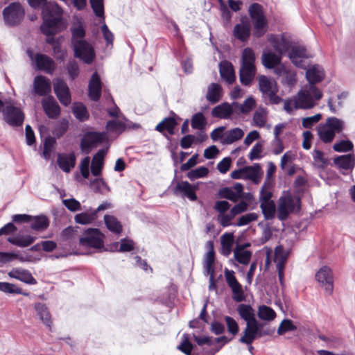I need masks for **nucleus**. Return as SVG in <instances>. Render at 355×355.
Returning <instances> with one entry per match:
<instances>
[{"mask_svg":"<svg viewBox=\"0 0 355 355\" xmlns=\"http://www.w3.org/2000/svg\"><path fill=\"white\" fill-rule=\"evenodd\" d=\"M71 33V44L74 57L85 64H92L96 58V52L92 44L85 39L86 31L84 26L80 24L73 26Z\"/></svg>","mask_w":355,"mask_h":355,"instance_id":"1","label":"nucleus"},{"mask_svg":"<svg viewBox=\"0 0 355 355\" xmlns=\"http://www.w3.org/2000/svg\"><path fill=\"white\" fill-rule=\"evenodd\" d=\"M29 5L34 8L42 10L43 23L40 26L41 31L44 35H53L57 32V25L60 22L62 10L57 3H46V0H28Z\"/></svg>","mask_w":355,"mask_h":355,"instance_id":"2","label":"nucleus"},{"mask_svg":"<svg viewBox=\"0 0 355 355\" xmlns=\"http://www.w3.org/2000/svg\"><path fill=\"white\" fill-rule=\"evenodd\" d=\"M345 128L344 121L331 116L324 123H320L316 130L320 139L324 144H329L333 141L336 135L341 133Z\"/></svg>","mask_w":355,"mask_h":355,"instance_id":"3","label":"nucleus"},{"mask_svg":"<svg viewBox=\"0 0 355 355\" xmlns=\"http://www.w3.org/2000/svg\"><path fill=\"white\" fill-rule=\"evenodd\" d=\"M248 13L253 25V35L261 37L268 30V19L264 14L263 6L258 3H253L248 8Z\"/></svg>","mask_w":355,"mask_h":355,"instance_id":"4","label":"nucleus"},{"mask_svg":"<svg viewBox=\"0 0 355 355\" xmlns=\"http://www.w3.org/2000/svg\"><path fill=\"white\" fill-rule=\"evenodd\" d=\"M322 92L315 85H305L295 96L297 102L298 107L308 110L316 105L315 101L322 98Z\"/></svg>","mask_w":355,"mask_h":355,"instance_id":"5","label":"nucleus"},{"mask_svg":"<svg viewBox=\"0 0 355 355\" xmlns=\"http://www.w3.org/2000/svg\"><path fill=\"white\" fill-rule=\"evenodd\" d=\"M255 55L250 48H245L242 53V64L240 69V80L243 85H248L256 74Z\"/></svg>","mask_w":355,"mask_h":355,"instance_id":"6","label":"nucleus"},{"mask_svg":"<svg viewBox=\"0 0 355 355\" xmlns=\"http://www.w3.org/2000/svg\"><path fill=\"white\" fill-rule=\"evenodd\" d=\"M300 209V199L288 192L282 195L278 202L277 217L280 220H285L288 216Z\"/></svg>","mask_w":355,"mask_h":355,"instance_id":"7","label":"nucleus"},{"mask_svg":"<svg viewBox=\"0 0 355 355\" xmlns=\"http://www.w3.org/2000/svg\"><path fill=\"white\" fill-rule=\"evenodd\" d=\"M104 235L96 228H88L79 238V245L85 248L101 249L104 246Z\"/></svg>","mask_w":355,"mask_h":355,"instance_id":"8","label":"nucleus"},{"mask_svg":"<svg viewBox=\"0 0 355 355\" xmlns=\"http://www.w3.org/2000/svg\"><path fill=\"white\" fill-rule=\"evenodd\" d=\"M25 15L24 9L19 3H11L3 10V17L5 24L9 26L19 24Z\"/></svg>","mask_w":355,"mask_h":355,"instance_id":"9","label":"nucleus"},{"mask_svg":"<svg viewBox=\"0 0 355 355\" xmlns=\"http://www.w3.org/2000/svg\"><path fill=\"white\" fill-rule=\"evenodd\" d=\"M262 325L257 322H248L243 331V335L240 338L239 342L246 345H251L257 338L265 335H270L273 331L269 329L262 330Z\"/></svg>","mask_w":355,"mask_h":355,"instance_id":"10","label":"nucleus"},{"mask_svg":"<svg viewBox=\"0 0 355 355\" xmlns=\"http://www.w3.org/2000/svg\"><path fill=\"white\" fill-rule=\"evenodd\" d=\"M259 86L260 91L264 96L268 98L270 103L278 104L280 103L282 99L276 94L277 89L274 80L270 79L266 76H260L259 77Z\"/></svg>","mask_w":355,"mask_h":355,"instance_id":"11","label":"nucleus"},{"mask_svg":"<svg viewBox=\"0 0 355 355\" xmlns=\"http://www.w3.org/2000/svg\"><path fill=\"white\" fill-rule=\"evenodd\" d=\"M107 139V133L105 132H87L84 134L81 141L80 148L84 153H89L92 148L102 144Z\"/></svg>","mask_w":355,"mask_h":355,"instance_id":"12","label":"nucleus"},{"mask_svg":"<svg viewBox=\"0 0 355 355\" xmlns=\"http://www.w3.org/2000/svg\"><path fill=\"white\" fill-rule=\"evenodd\" d=\"M224 275L225 281L232 293V299L236 302L245 300L242 285L238 282L234 271L225 268Z\"/></svg>","mask_w":355,"mask_h":355,"instance_id":"13","label":"nucleus"},{"mask_svg":"<svg viewBox=\"0 0 355 355\" xmlns=\"http://www.w3.org/2000/svg\"><path fill=\"white\" fill-rule=\"evenodd\" d=\"M28 53L39 70L44 71L49 74L53 73L55 71V63L48 55L41 53H36L33 55L30 51H28Z\"/></svg>","mask_w":355,"mask_h":355,"instance_id":"14","label":"nucleus"},{"mask_svg":"<svg viewBox=\"0 0 355 355\" xmlns=\"http://www.w3.org/2000/svg\"><path fill=\"white\" fill-rule=\"evenodd\" d=\"M288 259V254L284 250L282 245H278L275 249L274 261L276 263L278 277L282 286L284 283V268Z\"/></svg>","mask_w":355,"mask_h":355,"instance_id":"15","label":"nucleus"},{"mask_svg":"<svg viewBox=\"0 0 355 355\" xmlns=\"http://www.w3.org/2000/svg\"><path fill=\"white\" fill-rule=\"evenodd\" d=\"M315 278L319 284L324 288L327 292L331 293L334 289V279L332 271L327 266L322 267L315 274Z\"/></svg>","mask_w":355,"mask_h":355,"instance_id":"16","label":"nucleus"},{"mask_svg":"<svg viewBox=\"0 0 355 355\" xmlns=\"http://www.w3.org/2000/svg\"><path fill=\"white\" fill-rule=\"evenodd\" d=\"M251 34V26L247 17L241 19L240 22L236 24L233 29V35L241 42H247Z\"/></svg>","mask_w":355,"mask_h":355,"instance_id":"17","label":"nucleus"},{"mask_svg":"<svg viewBox=\"0 0 355 355\" xmlns=\"http://www.w3.org/2000/svg\"><path fill=\"white\" fill-rule=\"evenodd\" d=\"M288 53V58L291 62L298 67H303L302 58H308L311 56L307 53L306 48L300 44L291 45Z\"/></svg>","mask_w":355,"mask_h":355,"instance_id":"18","label":"nucleus"},{"mask_svg":"<svg viewBox=\"0 0 355 355\" xmlns=\"http://www.w3.org/2000/svg\"><path fill=\"white\" fill-rule=\"evenodd\" d=\"M197 187L193 186L187 181H182L178 182L173 189L175 195L180 196L182 198H187L191 201L197 200L196 190Z\"/></svg>","mask_w":355,"mask_h":355,"instance_id":"19","label":"nucleus"},{"mask_svg":"<svg viewBox=\"0 0 355 355\" xmlns=\"http://www.w3.org/2000/svg\"><path fill=\"white\" fill-rule=\"evenodd\" d=\"M53 87L60 102L64 106L69 105L71 103V94L66 83L58 78L54 82Z\"/></svg>","mask_w":355,"mask_h":355,"instance_id":"20","label":"nucleus"},{"mask_svg":"<svg viewBox=\"0 0 355 355\" xmlns=\"http://www.w3.org/2000/svg\"><path fill=\"white\" fill-rule=\"evenodd\" d=\"M4 116L8 123L16 126L21 125L24 118L22 111L12 105L6 107L4 111Z\"/></svg>","mask_w":355,"mask_h":355,"instance_id":"21","label":"nucleus"},{"mask_svg":"<svg viewBox=\"0 0 355 355\" xmlns=\"http://www.w3.org/2000/svg\"><path fill=\"white\" fill-rule=\"evenodd\" d=\"M51 91V84L49 78L44 76H37L33 80V93L39 96H46Z\"/></svg>","mask_w":355,"mask_h":355,"instance_id":"22","label":"nucleus"},{"mask_svg":"<svg viewBox=\"0 0 355 355\" xmlns=\"http://www.w3.org/2000/svg\"><path fill=\"white\" fill-rule=\"evenodd\" d=\"M268 41L271 44L276 52L280 55L288 52L291 45L288 40L280 35H269L268 36Z\"/></svg>","mask_w":355,"mask_h":355,"instance_id":"23","label":"nucleus"},{"mask_svg":"<svg viewBox=\"0 0 355 355\" xmlns=\"http://www.w3.org/2000/svg\"><path fill=\"white\" fill-rule=\"evenodd\" d=\"M102 83L98 74L95 72L92 76L88 85L89 98L94 101L99 100L101 96Z\"/></svg>","mask_w":355,"mask_h":355,"instance_id":"24","label":"nucleus"},{"mask_svg":"<svg viewBox=\"0 0 355 355\" xmlns=\"http://www.w3.org/2000/svg\"><path fill=\"white\" fill-rule=\"evenodd\" d=\"M234 113H235V107L233 106V103L232 104L223 103L211 110L212 116L223 119H230Z\"/></svg>","mask_w":355,"mask_h":355,"instance_id":"25","label":"nucleus"},{"mask_svg":"<svg viewBox=\"0 0 355 355\" xmlns=\"http://www.w3.org/2000/svg\"><path fill=\"white\" fill-rule=\"evenodd\" d=\"M44 112L51 119H56L60 114V107L53 97L49 96L42 101Z\"/></svg>","mask_w":355,"mask_h":355,"instance_id":"26","label":"nucleus"},{"mask_svg":"<svg viewBox=\"0 0 355 355\" xmlns=\"http://www.w3.org/2000/svg\"><path fill=\"white\" fill-rule=\"evenodd\" d=\"M10 278L16 279L28 284L34 285L37 284L36 279L31 273L25 269L13 268L8 273Z\"/></svg>","mask_w":355,"mask_h":355,"instance_id":"27","label":"nucleus"},{"mask_svg":"<svg viewBox=\"0 0 355 355\" xmlns=\"http://www.w3.org/2000/svg\"><path fill=\"white\" fill-rule=\"evenodd\" d=\"M57 162L60 169L69 173L76 165V156L73 153H60L58 155Z\"/></svg>","mask_w":355,"mask_h":355,"instance_id":"28","label":"nucleus"},{"mask_svg":"<svg viewBox=\"0 0 355 355\" xmlns=\"http://www.w3.org/2000/svg\"><path fill=\"white\" fill-rule=\"evenodd\" d=\"M36 315L40 321L46 325L50 330L52 328L53 322L51 315L45 304L37 302L34 305Z\"/></svg>","mask_w":355,"mask_h":355,"instance_id":"29","label":"nucleus"},{"mask_svg":"<svg viewBox=\"0 0 355 355\" xmlns=\"http://www.w3.org/2000/svg\"><path fill=\"white\" fill-rule=\"evenodd\" d=\"M205 248L207 252L205 254L203 259L205 272H214V263L215 261L214 242L212 241H207L205 244Z\"/></svg>","mask_w":355,"mask_h":355,"instance_id":"30","label":"nucleus"},{"mask_svg":"<svg viewBox=\"0 0 355 355\" xmlns=\"http://www.w3.org/2000/svg\"><path fill=\"white\" fill-rule=\"evenodd\" d=\"M219 72L220 77L228 84H232L236 80V76L232 63L227 61H222L219 64Z\"/></svg>","mask_w":355,"mask_h":355,"instance_id":"31","label":"nucleus"},{"mask_svg":"<svg viewBox=\"0 0 355 355\" xmlns=\"http://www.w3.org/2000/svg\"><path fill=\"white\" fill-rule=\"evenodd\" d=\"M306 78L309 85H315L320 83L324 78V71L322 67L313 65L306 70Z\"/></svg>","mask_w":355,"mask_h":355,"instance_id":"32","label":"nucleus"},{"mask_svg":"<svg viewBox=\"0 0 355 355\" xmlns=\"http://www.w3.org/2000/svg\"><path fill=\"white\" fill-rule=\"evenodd\" d=\"M335 166L340 170L352 171L355 166V157L354 154L337 156L334 159Z\"/></svg>","mask_w":355,"mask_h":355,"instance_id":"33","label":"nucleus"},{"mask_svg":"<svg viewBox=\"0 0 355 355\" xmlns=\"http://www.w3.org/2000/svg\"><path fill=\"white\" fill-rule=\"evenodd\" d=\"M133 128L137 129L139 128V125L132 123L130 121H128V123H124L118 120H110L107 121L106 125V129L112 132L121 133L127 128Z\"/></svg>","mask_w":355,"mask_h":355,"instance_id":"34","label":"nucleus"},{"mask_svg":"<svg viewBox=\"0 0 355 355\" xmlns=\"http://www.w3.org/2000/svg\"><path fill=\"white\" fill-rule=\"evenodd\" d=\"M106 153L105 150L101 149L93 157L91 164V171L93 175L98 176L101 175Z\"/></svg>","mask_w":355,"mask_h":355,"instance_id":"35","label":"nucleus"},{"mask_svg":"<svg viewBox=\"0 0 355 355\" xmlns=\"http://www.w3.org/2000/svg\"><path fill=\"white\" fill-rule=\"evenodd\" d=\"M223 96V89L218 83H211L208 87L206 99L211 104L218 103Z\"/></svg>","mask_w":355,"mask_h":355,"instance_id":"36","label":"nucleus"},{"mask_svg":"<svg viewBox=\"0 0 355 355\" xmlns=\"http://www.w3.org/2000/svg\"><path fill=\"white\" fill-rule=\"evenodd\" d=\"M280 54H275L270 51H264L261 56L263 65L268 69H272L277 66L281 62Z\"/></svg>","mask_w":355,"mask_h":355,"instance_id":"37","label":"nucleus"},{"mask_svg":"<svg viewBox=\"0 0 355 355\" xmlns=\"http://www.w3.org/2000/svg\"><path fill=\"white\" fill-rule=\"evenodd\" d=\"M252 253L244 249V245H236L234 250V259L240 264L248 265L250 263Z\"/></svg>","mask_w":355,"mask_h":355,"instance_id":"38","label":"nucleus"},{"mask_svg":"<svg viewBox=\"0 0 355 355\" xmlns=\"http://www.w3.org/2000/svg\"><path fill=\"white\" fill-rule=\"evenodd\" d=\"M177 125L178 122L174 117H166L156 125L155 130L163 135H164V130H166L168 135H173L175 133V128Z\"/></svg>","mask_w":355,"mask_h":355,"instance_id":"39","label":"nucleus"},{"mask_svg":"<svg viewBox=\"0 0 355 355\" xmlns=\"http://www.w3.org/2000/svg\"><path fill=\"white\" fill-rule=\"evenodd\" d=\"M233 106L235 107V114H247L250 113L256 106V101L252 96L246 98L242 104L234 102Z\"/></svg>","mask_w":355,"mask_h":355,"instance_id":"40","label":"nucleus"},{"mask_svg":"<svg viewBox=\"0 0 355 355\" xmlns=\"http://www.w3.org/2000/svg\"><path fill=\"white\" fill-rule=\"evenodd\" d=\"M268 111L266 107L259 106L255 110L252 117L253 125L263 128L268 121Z\"/></svg>","mask_w":355,"mask_h":355,"instance_id":"41","label":"nucleus"},{"mask_svg":"<svg viewBox=\"0 0 355 355\" xmlns=\"http://www.w3.org/2000/svg\"><path fill=\"white\" fill-rule=\"evenodd\" d=\"M96 219L97 215H96L95 211H94V209L92 208H89L86 211L77 214L74 217L76 223L81 225L91 224Z\"/></svg>","mask_w":355,"mask_h":355,"instance_id":"42","label":"nucleus"},{"mask_svg":"<svg viewBox=\"0 0 355 355\" xmlns=\"http://www.w3.org/2000/svg\"><path fill=\"white\" fill-rule=\"evenodd\" d=\"M237 311L241 318L246 321V323L257 322L255 318L254 311L251 306L241 304L238 306Z\"/></svg>","mask_w":355,"mask_h":355,"instance_id":"43","label":"nucleus"},{"mask_svg":"<svg viewBox=\"0 0 355 355\" xmlns=\"http://www.w3.org/2000/svg\"><path fill=\"white\" fill-rule=\"evenodd\" d=\"M220 253L225 257H228L232 252L234 244L233 234L230 233L223 234L220 237Z\"/></svg>","mask_w":355,"mask_h":355,"instance_id":"44","label":"nucleus"},{"mask_svg":"<svg viewBox=\"0 0 355 355\" xmlns=\"http://www.w3.org/2000/svg\"><path fill=\"white\" fill-rule=\"evenodd\" d=\"M244 135V132L239 128L231 129L224 133L223 139L221 141L223 144H231L239 139Z\"/></svg>","mask_w":355,"mask_h":355,"instance_id":"45","label":"nucleus"},{"mask_svg":"<svg viewBox=\"0 0 355 355\" xmlns=\"http://www.w3.org/2000/svg\"><path fill=\"white\" fill-rule=\"evenodd\" d=\"M35 237L31 235H17L13 237H9L8 241L12 245L24 248L30 245L35 241Z\"/></svg>","mask_w":355,"mask_h":355,"instance_id":"46","label":"nucleus"},{"mask_svg":"<svg viewBox=\"0 0 355 355\" xmlns=\"http://www.w3.org/2000/svg\"><path fill=\"white\" fill-rule=\"evenodd\" d=\"M261 169L259 164H254L250 166H245L244 171V179L250 180L257 182V180L261 175Z\"/></svg>","mask_w":355,"mask_h":355,"instance_id":"47","label":"nucleus"},{"mask_svg":"<svg viewBox=\"0 0 355 355\" xmlns=\"http://www.w3.org/2000/svg\"><path fill=\"white\" fill-rule=\"evenodd\" d=\"M30 223L31 229L36 231L44 230L49 225V219L45 216L32 217Z\"/></svg>","mask_w":355,"mask_h":355,"instance_id":"48","label":"nucleus"},{"mask_svg":"<svg viewBox=\"0 0 355 355\" xmlns=\"http://www.w3.org/2000/svg\"><path fill=\"white\" fill-rule=\"evenodd\" d=\"M104 220L107 228L113 233L119 234L122 231L121 223L114 216L105 215Z\"/></svg>","mask_w":355,"mask_h":355,"instance_id":"49","label":"nucleus"},{"mask_svg":"<svg viewBox=\"0 0 355 355\" xmlns=\"http://www.w3.org/2000/svg\"><path fill=\"white\" fill-rule=\"evenodd\" d=\"M257 315L261 320L266 321H272L276 317L275 311L266 305L259 306Z\"/></svg>","mask_w":355,"mask_h":355,"instance_id":"50","label":"nucleus"},{"mask_svg":"<svg viewBox=\"0 0 355 355\" xmlns=\"http://www.w3.org/2000/svg\"><path fill=\"white\" fill-rule=\"evenodd\" d=\"M191 123L193 129L202 130L207 125V119L202 112H197L193 115Z\"/></svg>","mask_w":355,"mask_h":355,"instance_id":"51","label":"nucleus"},{"mask_svg":"<svg viewBox=\"0 0 355 355\" xmlns=\"http://www.w3.org/2000/svg\"><path fill=\"white\" fill-rule=\"evenodd\" d=\"M73 113L76 118L81 121H85L89 118V113L86 107L80 103L73 104Z\"/></svg>","mask_w":355,"mask_h":355,"instance_id":"52","label":"nucleus"},{"mask_svg":"<svg viewBox=\"0 0 355 355\" xmlns=\"http://www.w3.org/2000/svg\"><path fill=\"white\" fill-rule=\"evenodd\" d=\"M260 208L261 209L265 219L271 220L275 218L276 208L274 201L261 203Z\"/></svg>","mask_w":355,"mask_h":355,"instance_id":"53","label":"nucleus"},{"mask_svg":"<svg viewBox=\"0 0 355 355\" xmlns=\"http://www.w3.org/2000/svg\"><path fill=\"white\" fill-rule=\"evenodd\" d=\"M313 164L319 168H324L327 165V159L324 157L322 151L315 149L313 152Z\"/></svg>","mask_w":355,"mask_h":355,"instance_id":"54","label":"nucleus"},{"mask_svg":"<svg viewBox=\"0 0 355 355\" xmlns=\"http://www.w3.org/2000/svg\"><path fill=\"white\" fill-rule=\"evenodd\" d=\"M209 169L205 166H200L191 170L187 174V178L191 180L205 178L207 175Z\"/></svg>","mask_w":355,"mask_h":355,"instance_id":"55","label":"nucleus"},{"mask_svg":"<svg viewBox=\"0 0 355 355\" xmlns=\"http://www.w3.org/2000/svg\"><path fill=\"white\" fill-rule=\"evenodd\" d=\"M354 145L352 142L349 140H341L338 142H336L333 146V149L336 152H348L352 151L353 150Z\"/></svg>","mask_w":355,"mask_h":355,"instance_id":"56","label":"nucleus"},{"mask_svg":"<svg viewBox=\"0 0 355 355\" xmlns=\"http://www.w3.org/2000/svg\"><path fill=\"white\" fill-rule=\"evenodd\" d=\"M0 291L5 293H22V290L20 288L8 282H0Z\"/></svg>","mask_w":355,"mask_h":355,"instance_id":"57","label":"nucleus"},{"mask_svg":"<svg viewBox=\"0 0 355 355\" xmlns=\"http://www.w3.org/2000/svg\"><path fill=\"white\" fill-rule=\"evenodd\" d=\"M219 195L221 198L233 202H236L239 200V195L232 188L225 187L221 189L219 191Z\"/></svg>","mask_w":355,"mask_h":355,"instance_id":"58","label":"nucleus"},{"mask_svg":"<svg viewBox=\"0 0 355 355\" xmlns=\"http://www.w3.org/2000/svg\"><path fill=\"white\" fill-rule=\"evenodd\" d=\"M296 327L293 324V322L291 320L285 319L281 322L277 329V334L279 335H283L288 331H294Z\"/></svg>","mask_w":355,"mask_h":355,"instance_id":"59","label":"nucleus"},{"mask_svg":"<svg viewBox=\"0 0 355 355\" xmlns=\"http://www.w3.org/2000/svg\"><path fill=\"white\" fill-rule=\"evenodd\" d=\"M322 119L321 114H316L311 116L303 118L302 120V125L304 128H311L315 123H317Z\"/></svg>","mask_w":355,"mask_h":355,"instance_id":"60","label":"nucleus"},{"mask_svg":"<svg viewBox=\"0 0 355 355\" xmlns=\"http://www.w3.org/2000/svg\"><path fill=\"white\" fill-rule=\"evenodd\" d=\"M272 196L270 189L266 184L262 187L259 194V202L261 203L272 202L271 200Z\"/></svg>","mask_w":355,"mask_h":355,"instance_id":"61","label":"nucleus"},{"mask_svg":"<svg viewBox=\"0 0 355 355\" xmlns=\"http://www.w3.org/2000/svg\"><path fill=\"white\" fill-rule=\"evenodd\" d=\"M259 215L254 212L241 216L237 222L238 226H244L258 219Z\"/></svg>","mask_w":355,"mask_h":355,"instance_id":"62","label":"nucleus"},{"mask_svg":"<svg viewBox=\"0 0 355 355\" xmlns=\"http://www.w3.org/2000/svg\"><path fill=\"white\" fill-rule=\"evenodd\" d=\"M67 69L72 79L76 78L79 74V67L77 62L74 60L69 61L67 64Z\"/></svg>","mask_w":355,"mask_h":355,"instance_id":"63","label":"nucleus"},{"mask_svg":"<svg viewBox=\"0 0 355 355\" xmlns=\"http://www.w3.org/2000/svg\"><path fill=\"white\" fill-rule=\"evenodd\" d=\"M178 349L182 351L187 355H191L193 349V345L189 342L187 335L183 336V340L181 344L178 347Z\"/></svg>","mask_w":355,"mask_h":355,"instance_id":"64","label":"nucleus"}]
</instances>
